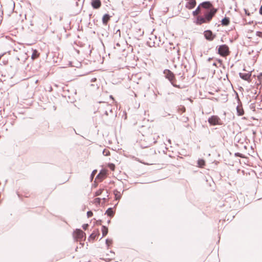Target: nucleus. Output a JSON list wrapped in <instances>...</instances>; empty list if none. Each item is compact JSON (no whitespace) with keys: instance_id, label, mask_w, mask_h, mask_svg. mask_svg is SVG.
Masks as SVG:
<instances>
[{"instance_id":"14","label":"nucleus","mask_w":262,"mask_h":262,"mask_svg":"<svg viewBox=\"0 0 262 262\" xmlns=\"http://www.w3.org/2000/svg\"><path fill=\"white\" fill-rule=\"evenodd\" d=\"M106 172L102 171V170L97 176L96 179L99 181H102L106 177Z\"/></svg>"},{"instance_id":"27","label":"nucleus","mask_w":262,"mask_h":262,"mask_svg":"<svg viewBox=\"0 0 262 262\" xmlns=\"http://www.w3.org/2000/svg\"><path fill=\"white\" fill-rule=\"evenodd\" d=\"M101 199L99 198H97L95 199V203L96 204H100L101 202Z\"/></svg>"},{"instance_id":"4","label":"nucleus","mask_w":262,"mask_h":262,"mask_svg":"<svg viewBox=\"0 0 262 262\" xmlns=\"http://www.w3.org/2000/svg\"><path fill=\"white\" fill-rule=\"evenodd\" d=\"M163 42H162L160 37L157 38V36L151 34L150 37L149 38L148 40L147 41V45L151 47H159L161 45H162Z\"/></svg>"},{"instance_id":"12","label":"nucleus","mask_w":262,"mask_h":262,"mask_svg":"<svg viewBox=\"0 0 262 262\" xmlns=\"http://www.w3.org/2000/svg\"><path fill=\"white\" fill-rule=\"evenodd\" d=\"M99 234H100V233H99V230L98 229H96V230H94L93 232L90 234V235L89 236V237L88 238V240L89 241H90L91 240L94 241V240H95V239L96 238H97L98 237Z\"/></svg>"},{"instance_id":"30","label":"nucleus","mask_w":262,"mask_h":262,"mask_svg":"<svg viewBox=\"0 0 262 262\" xmlns=\"http://www.w3.org/2000/svg\"><path fill=\"white\" fill-rule=\"evenodd\" d=\"M89 227L88 224H84L82 225V228L84 230H86Z\"/></svg>"},{"instance_id":"22","label":"nucleus","mask_w":262,"mask_h":262,"mask_svg":"<svg viewBox=\"0 0 262 262\" xmlns=\"http://www.w3.org/2000/svg\"><path fill=\"white\" fill-rule=\"evenodd\" d=\"M39 54L36 50H34L32 54L31 58L33 60L39 57Z\"/></svg>"},{"instance_id":"29","label":"nucleus","mask_w":262,"mask_h":262,"mask_svg":"<svg viewBox=\"0 0 262 262\" xmlns=\"http://www.w3.org/2000/svg\"><path fill=\"white\" fill-rule=\"evenodd\" d=\"M256 35L257 36L262 38V32L261 31H257L256 32Z\"/></svg>"},{"instance_id":"46","label":"nucleus","mask_w":262,"mask_h":262,"mask_svg":"<svg viewBox=\"0 0 262 262\" xmlns=\"http://www.w3.org/2000/svg\"><path fill=\"white\" fill-rule=\"evenodd\" d=\"M62 16L60 17L59 20H62Z\"/></svg>"},{"instance_id":"44","label":"nucleus","mask_w":262,"mask_h":262,"mask_svg":"<svg viewBox=\"0 0 262 262\" xmlns=\"http://www.w3.org/2000/svg\"><path fill=\"white\" fill-rule=\"evenodd\" d=\"M102 200L104 201H106V199L104 198L102 199Z\"/></svg>"},{"instance_id":"21","label":"nucleus","mask_w":262,"mask_h":262,"mask_svg":"<svg viewBox=\"0 0 262 262\" xmlns=\"http://www.w3.org/2000/svg\"><path fill=\"white\" fill-rule=\"evenodd\" d=\"M197 164L199 167L202 168V167H203L205 165V161L203 159H199L198 160Z\"/></svg>"},{"instance_id":"31","label":"nucleus","mask_w":262,"mask_h":262,"mask_svg":"<svg viewBox=\"0 0 262 262\" xmlns=\"http://www.w3.org/2000/svg\"><path fill=\"white\" fill-rule=\"evenodd\" d=\"M157 94L159 95H162V93L161 92H159V91L157 92V94L156 93H154V95H155V99H157Z\"/></svg>"},{"instance_id":"24","label":"nucleus","mask_w":262,"mask_h":262,"mask_svg":"<svg viewBox=\"0 0 262 262\" xmlns=\"http://www.w3.org/2000/svg\"><path fill=\"white\" fill-rule=\"evenodd\" d=\"M112 243H113V241L111 239L107 238L105 240V244L107 246V247H108L110 244H112Z\"/></svg>"},{"instance_id":"7","label":"nucleus","mask_w":262,"mask_h":262,"mask_svg":"<svg viewBox=\"0 0 262 262\" xmlns=\"http://www.w3.org/2000/svg\"><path fill=\"white\" fill-rule=\"evenodd\" d=\"M209 123L211 125H222V123L220 118L217 116L213 115L208 119Z\"/></svg>"},{"instance_id":"33","label":"nucleus","mask_w":262,"mask_h":262,"mask_svg":"<svg viewBox=\"0 0 262 262\" xmlns=\"http://www.w3.org/2000/svg\"><path fill=\"white\" fill-rule=\"evenodd\" d=\"M244 11L245 12V14L248 15V16H250V13L249 12V11H248L247 9H244Z\"/></svg>"},{"instance_id":"45","label":"nucleus","mask_w":262,"mask_h":262,"mask_svg":"<svg viewBox=\"0 0 262 262\" xmlns=\"http://www.w3.org/2000/svg\"><path fill=\"white\" fill-rule=\"evenodd\" d=\"M213 65L214 66H216V63L214 62V63H213Z\"/></svg>"},{"instance_id":"10","label":"nucleus","mask_w":262,"mask_h":262,"mask_svg":"<svg viewBox=\"0 0 262 262\" xmlns=\"http://www.w3.org/2000/svg\"><path fill=\"white\" fill-rule=\"evenodd\" d=\"M252 75L251 72H249L248 73H239V77L246 81H248V82H250L251 81V77Z\"/></svg>"},{"instance_id":"50","label":"nucleus","mask_w":262,"mask_h":262,"mask_svg":"<svg viewBox=\"0 0 262 262\" xmlns=\"http://www.w3.org/2000/svg\"><path fill=\"white\" fill-rule=\"evenodd\" d=\"M110 252H111V253H114V252H113L112 251H111Z\"/></svg>"},{"instance_id":"3","label":"nucleus","mask_w":262,"mask_h":262,"mask_svg":"<svg viewBox=\"0 0 262 262\" xmlns=\"http://www.w3.org/2000/svg\"><path fill=\"white\" fill-rule=\"evenodd\" d=\"M216 50H217V53L222 57H226L230 53L229 47L226 44L217 46Z\"/></svg>"},{"instance_id":"19","label":"nucleus","mask_w":262,"mask_h":262,"mask_svg":"<svg viewBox=\"0 0 262 262\" xmlns=\"http://www.w3.org/2000/svg\"><path fill=\"white\" fill-rule=\"evenodd\" d=\"M114 194L116 200H119L121 198V194L120 192L117 189L114 190Z\"/></svg>"},{"instance_id":"20","label":"nucleus","mask_w":262,"mask_h":262,"mask_svg":"<svg viewBox=\"0 0 262 262\" xmlns=\"http://www.w3.org/2000/svg\"><path fill=\"white\" fill-rule=\"evenodd\" d=\"M102 237L105 236L108 233V228L106 226L102 225L101 228Z\"/></svg>"},{"instance_id":"40","label":"nucleus","mask_w":262,"mask_h":262,"mask_svg":"<svg viewBox=\"0 0 262 262\" xmlns=\"http://www.w3.org/2000/svg\"><path fill=\"white\" fill-rule=\"evenodd\" d=\"M262 77V73H260L259 75L258 76V79H260V78Z\"/></svg>"},{"instance_id":"42","label":"nucleus","mask_w":262,"mask_h":262,"mask_svg":"<svg viewBox=\"0 0 262 262\" xmlns=\"http://www.w3.org/2000/svg\"><path fill=\"white\" fill-rule=\"evenodd\" d=\"M218 62H220L221 64H222V59H219L217 60Z\"/></svg>"},{"instance_id":"13","label":"nucleus","mask_w":262,"mask_h":262,"mask_svg":"<svg viewBox=\"0 0 262 262\" xmlns=\"http://www.w3.org/2000/svg\"><path fill=\"white\" fill-rule=\"evenodd\" d=\"M91 6L93 9H98L101 6V2L100 0H92Z\"/></svg>"},{"instance_id":"25","label":"nucleus","mask_w":262,"mask_h":262,"mask_svg":"<svg viewBox=\"0 0 262 262\" xmlns=\"http://www.w3.org/2000/svg\"><path fill=\"white\" fill-rule=\"evenodd\" d=\"M103 155L104 156H108L110 155V151L104 149L103 151Z\"/></svg>"},{"instance_id":"32","label":"nucleus","mask_w":262,"mask_h":262,"mask_svg":"<svg viewBox=\"0 0 262 262\" xmlns=\"http://www.w3.org/2000/svg\"><path fill=\"white\" fill-rule=\"evenodd\" d=\"M97 170H94L92 171V173H91V178H92V177H94V176L96 174V173H97Z\"/></svg>"},{"instance_id":"47","label":"nucleus","mask_w":262,"mask_h":262,"mask_svg":"<svg viewBox=\"0 0 262 262\" xmlns=\"http://www.w3.org/2000/svg\"><path fill=\"white\" fill-rule=\"evenodd\" d=\"M110 222H111V221H110V220H108V221H107V223H108V224H110Z\"/></svg>"},{"instance_id":"17","label":"nucleus","mask_w":262,"mask_h":262,"mask_svg":"<svg viewBox=\"0 0 262 262\" xmlns=\"http://www.w3.org/2000/svg\"><path fill=\"white\" fill-rule=\"evenodd\" d=\"M221 24L223 26H228L230 24V18L228 17H225L222 19Z\"/></svg>"},{"instance_id":"41","label":"nucleus","mask_w":262,"mask_h":262,"mask_svg":"<svg viewBox=\"0 0 262 262\" xmlns=\"http://www.w3.org/2000/svg\"><path fill=\"white\" fill-rule=\"evenodd\" d=\"M96 80H97V79L96 78H94L92 79L91 81L94 82V81H96Z\"/></svg>"},{"instance_id":"34","label":"nucleus","mask_w":262,"mask_h":262,"mask_svg":"<svg viewBox=\"0 0 262 262\" xmlns=\"http://www.w3.org/2000/svg\"><path fill=\"white\" fill-rule=\"evenodd\" d=\"M150 150V154H156L155 149H154L153 148H151Z\"/></svg>"},{"instance_id":"8","label":"nucleus","mask_w":262,"mask_h":262,"mask_svg":"<svg viewBox=\"0 0 262 262\" xmlns=\"http://www.w3.org/2000/svg\"><path fill=\"white\" fill-rule=\"evenodd\" d=\"M204 35L205 39L208 41L213 40L216 37V35L213 34L210 30H207L204 32Z\"/></svg>"},{"instance_id":"43","label":"nucleus","mask_w":262,"mask_h":262,"mask_svg":"<svg viewBox=\"0 0 262 262\" xmlns=\"http://www.w3.org/2000/svg\"><path fill=\"white\" fill-rule=\"evenodd\" d=\"M153 140L154 141L152 142V143H156L157 142V141L156 140H155V138H153Z\"/></svg>"},{"instance_id":"6","label":"nucleus","mask_w":262,"mask_h":262,"mask_svg":"<svg viewBox=\"0 0 262 262\" xmlns=\"http://www.w3.org/2000/svg\"><path fill=\"white\" fill-rule=\"evenodd\" d=\"M169 45L170 47H169V49H166V50L167 51L168 53H169L172 55V57L174 59L176 57L179 58V48L175 47H172L173 46L172 43H170Z\"/></svg>"},{"instance_id":"26","label":"nucleus","mask_w":262,"mask_h":262,"mask_svg":"<svg viewBox=\"0 0 262 262\" xmlns=\"http://www.w3.org/2000/svg\"><path fill=\"white\" fill-rule=\"evenodd\" d=\"M86 215H87L88 217H89V218L91 217L93 215V212L91 210L88 211L86 213Z\"/></svg>"},{"instance_id":"11","label":"nucleus","mask_w":262,"mask_h":262,"mask_svg":"<svg viewBox=\"0 0 262 262\" xmlns=\"http://www.w3.org/2000/svg\"><path fill=\"white\" fill-rule=\"evenodd\" d=\"M187 2L186 3L185 7L188 9H192L196 5V2L195 0H187Z\"/></svg>"},{"instance_id":"15","label":"nucleus","mask_w":262,"mask_h":262,"mask_svg":"<svg viewBox=\"0 0 262 262\" xmlns=\"http://www.w3.org/2000/svg\"><path fill=\"white\" fill-rule=\"evenodd\" d=\"M111 18V16L108 14H105L102 18V23L104 25H106L107 24L108 21L110 20Z\"/></svg>"},{"instance_id":"35","label":"nucleus","mask_w":262,"mask_h":262,"mask_svg":"<svg viewBox=\"0 0 262 262\" xmlns=\"http://www.w3.org/2000/svg\"><path fill=\"white\" fill-rule=\"evenodd\" d=\"M101 223H102V220H101L96 221V223L97 225H101Z\"/></svg>"},{"instance_id":"23","label":"nucleus","mask_w":262,"mask_h":262,"mask_svg":"<svg viewBox=\"0 0 262 262\" xmlns=\"http://www.w3.org/2000/svg\"><path fill=\"white\" fill-rule=\"evenodd\" d=\"M103 191V189H99L95 193V196H99L101 195Z\"/></svg>"},{"instance_id":"38","label":"nucleus","mask_w":262,"mask_h":262,"mask_svg":"<svg viewBox=\"0 0 262 262\" xmlns=\"http://www.w3.org/2000/svg\"><path fill=\"white\" fill-rule=\"evenodd\" d=\"M259 13L260 15H262V5L260 6L259 10Z\"/></svg>"},{"instance_id":"1","label":"nucleus","mask_w":262,"mask_h":262,"mask_svg":"<svg viewBox=\"0 0 262 262\" xmlns=\"http://www.w3.org/2000/svg\"><path fill=\"white\" fill-rule=\"evenodd\" d=\"M217 9L214 7L210 1L201 3L196 9L192 12L194 16L193 23L198 26L204 24H209L215 16Z\"/></svg>"},{"instance_id":"18","label":"nucleus","mask_w":262,"mask_h":262,"mask_svg":"<svg viewBox=\"0 0 262 262\" xmlns=\"http://www.w3.org/2000/svg\"><path fill=\"white\" fill-rule=\"evenodd\" d=\"M237 114L239 116H242L244 114V111L242 106L237 105L236 107Z\"/></svg>"},{"instance_id":"5","label":"nucleus","mask_w":262,"mask_h":262,"mask_svg":"<svg viewBox=\"0 0 262 262\" xmlns=\"http://www.w3.org/2000/svg\"><path fill=\"white\" fill-rule=\"evenodd\" d=\"M73 237L76 241H82L85 239L86 234L80 229H76L73 232Z\"/></svg>"},{"instance_id":"9","label":"nucleus","mask_w":262,"mask_h":262,"mask_svg":"<svg viewBox=\"0 0 262 262\" xmlns=\"http://www.w3.org/2000/svg\"><path fill=\"white\" fill-rule=\"evenodd\" d=\"M104 105L106 106L105 110L104 113V115L108 116L109 113H110L112 114V116L113 117H114V116H116V115H115L114 113V111L111 105H110L107 103H104Z\"/></svg>"},{"instance_id":"37","label":"nucleus","mask_w":262,"mask_h":262,"mask_svg":"<svg viewBox=\"0 0 262 262\" xmlns=\"http://www.w3.org/2000/svg\"><path fill=\"white\" fill-rule=\"evenodd\" d=\"M151 144H152V143H150L148 145H144L142 144L141 146L142 148H145V147H147L150 146Z\"/></svg>"},{"instance_id":"16","label":"nucleus","mask_w":262,"mask_h":262,"mask_svg":"<svg viewBox=\"0 0 262 262\" xmlns=\"http://www.w3.org/2000/svg\"><path fill=\"white\" fill-rule=\"evenodd\" d=\"M105 214H107V216L112 217L115 214V211L113 210V208H108L105 211Z\"/></svg>"},{"instance_id":"48","label":"nucleus","mask_w":262,"mask_h":262,"mask_svg":"<svg viewBox=\"0 0 262 262\" xmlns=\"http://www.w3.org/2000/svg\"><path fill=\"white\" fill-rule=\"evenodd\" d=\"M110 98H112V99H113V97L112 95L110 96Z\"/></svg>"},{"instance_id":"39","label":"nucleus","mask_w":262,"mask_h":262,"mask_svg":"<svg viewBox=\"0 0 262 262\" xmlns=\"http://www.w3.org/2000/svg\"><path fill=\"white\" fill-rule=\"evenodd\" d=\"M51 2L53 3L54 4H57V5L59 4L58 2L56 1L52 0Z\"/></svg>"},{"instance_id":"28","label":"nucleus","mask_w":262,"mask_h":262,"mask_svg":"<svg viewBox=\"0 0 262 262\" xmlns=\"http://www.w3.org/2000/svg\"><path fill=\"white\" fill-rule=\"evenodd\" d=\"M235 157H241V158H243V155L241 153H239V152H236L235 154Z\"/></svg>"},{"instance_id":"49","label":"nucleus","mask_w":262,"mask_h":262,"mask_svg":"<svg viewBox=\"0 0 262 262\" xmlns=\"http://www.w3.org/2000/svg\"><path fill=\"white\" fill-rule=\"evenodd\" d=\"M208 60H211V58H209L208 59Z\"/></svg>"},{"instance_id":"2","label":"nucleus","mask_w":262,"mask_h":262,"mask_svg":"<svg viewBox=\"0 0 262 262\" xmlns=\"http://www.w3.org/2000/svg\"><path fill=\"white\" fill-rule=\"evenodd\" d=\"M165 77L171 83V84L175 88L181 89L182 88L180 85L176 84V79L175 78L174 74L169 70L166 69L163 72Z\"/></svg>"},{"instance_id":"36","label":"nucleus","mask_w":262,"mask_h":262,"mask_svg":"<svg viewBox=\"0 0 262 262\" xmlns=\"http://www.w3.org/2000/svg\"><path fill=\"white\" fill-rule=\"evenodd\" d=\"M250 108L252 109L253 111H255V105L254 103H252L250 105Z\"/></svg>"}]
</instances>
